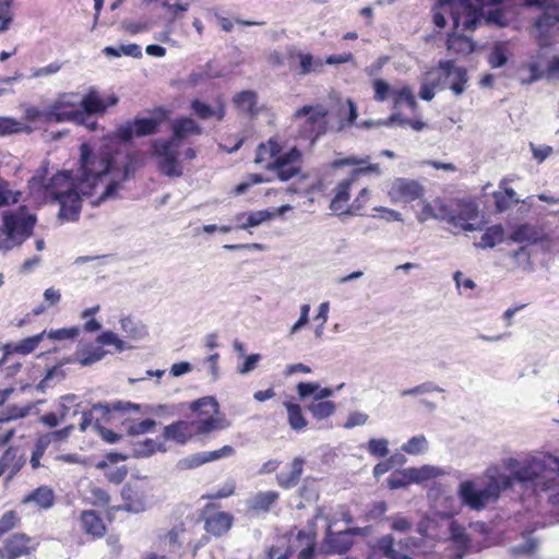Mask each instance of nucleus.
<instances>
[{
    "label": "nucleus",
    "instance_id": "f257e3e1",
    "mask_svg": "<svg viewBox=\"0 0 559 559\" xmlns=\"http://www.w3.org/2000/svg\"><path fill=\"white\" fill-rule=\"evenodd\" d=\"M502 466L510 475L489 468L483 479L465 480L460 484L459 497L472 510H483L498 500L502 490L514 481L535 489H550L555 484L554 471L559 467L557 456L548 453L525 454L520 457H504Z\"/></svg>",
    "mask_w": 559,
    "mask_h": 559
},
{
    "label": "nucleus",
    "instance_id": "f03ea898",
    "mask_svg": "<svg viewBox=\"0 0 559 559\" xmlns=\"http://www.w3.org/2000/svg\"><path fill=\"white\" fill-rule=\"evenodd\" d=\"M80 176L78 182L68 171H59L46 180L47 167L41 166L28 180L31 194L43 201H57L59 217L76 221L81 211V195H92L104 175L112 169V159L106 152L94 153L86 143L80 147Z\"/></svg>",
    "mask_w": 559,
    "mask_h": 559
},
{
    "label": "nucleus",
    "instance_id": "7ed1b4c3",
    "mask_svg": "<svg viewBox=\"0 0 559 559\" xmlns=\"http://www.w3.org/2000/svg\"><path fill=\"white\" fill-rule=\"evenodd\" d=\"M440 7H449L455 29L462 25V31H474L483 22L503 27L508 24L503 11L499 8L484 11L472 0H439Z\"/></svg>",
    "mask_w": 559,
    "mask_h": 559
},
{
    "label": "nucleus",
    "instance_id": "20e7f679",
    "mask_svg": "<svg viewBox=\"0 0 559 559\" xmlns=\"http://www.w3.org/2000/svg\"><path fill=\"white\" fill-rule=\"evenodd\" d=\"M36 217L25 207L3 213V226L0 227V250H10L27 239L34 228Z\"/></svg>",
    "mask_w": 559,
    "mask_h": 559
},
{
    "label": "nucleus",
    "instance_id": "39448f33",
    "mask_svg": "<svg viewBox=\"0 0 559 559\" xmlns=\"http://www.w3.org/2000/svg\"><path fill=\"white\" fill-rule=\"evenodd\" d=\"M316 534L294 528L288 534L280 537L269 551V559H287L297 552L298 559H311L314 551Z\"/></svg>",
    "mask_w": 559,
    "mask_h": 559
},
{
    "label": "nucleus",
    "instance_id": "423d86ee",
    "mask_svg": "<svg viewBox=\"0 0 559 559\" xmlns=\"http://www.w3.org/2000/svg\"><path fill=\"white\" fill-rule=\"evenodd\" d=\"M326 109L321 106H304L293 115V124L299 130L304 139H311L314 142L326 131Z\"/></svg>",
    "mask_w": 559,
    "mask_h": 559
},
{
    "label": "nucleus",
    "instance_id": "0eeeda50",
    "mask_svg": "<svg viewBox=\"0 0 559 559\" xmlns=\"http://www.w3.org/2000/svg\"><path fill=\"white\" fill-rule=\"evenodd\" d=\"M81 96L78 93H63L49 106L45 114L46 121L75 122L83 121L84 112H80Z\"/></svg>",
    "mask_w": 559,
    "mask_h": 559
},
{
    "label": "nucleus",
    "instance_id": "6e6552de",
    "mask_svg": "<svg viewBox=\"0 0 559 559\" xmlns=\"http://www.w3.org/2000/svg\"><path fill=\"white\" fill-rule=\"evenodd\" d=\"M179 144L170 140L152 143V155L157 158V169L167 177H181L183 171L178 160Z\"/></svg>",
    "mask_w": 559,
    "mask_h": 559
},
{
    "label": "nucleus",
    "instance_id": "1a4fd4ad",
    "mask_svg": "<svg viewBox=\"0 0 559 559\" xmlns=\"http://www.w3.org/2000/svg\"><path fill=\"white\" fill-rule=\"evenodd\" d=\"M300 163L301 153L294 147L285 154L280 153L273 162L265 164L264 167L274 171L280 180L287 181L299 174Z\"/></svg>",
    "mask_w": 559,
    "mask_h": 559
},
{
    "label": "nucleus",
    "instance_id": "9d476101",
    "mask_svg": "<svg viewBox=\"0 0 559 559\" xmlns=\"http://www.w3.org/2000/svg\"><path fill=\"white\" fill-rule=\"evenodd\" d=\"M314 520H323L325 522V537L323 547L326 552L344 554L352 547V539L348 538L345 531L334 533L332 531L333 523L330 515L325 513L324 508H319L314 515Z\"/></svg>",
    "mask_w": 559,
    "mask_h": 559
},
{
    "label": "nucleus",
    "instance_id": "9b49d317",
    "mask_svg": "<svg viewBox=\"0 0 559 559\" xmlns=\"http://www.w3.org/2000/svg\"><path fill=\"white\" fill-rule=\"evenodd\" d=\"M160 120L156 118H136L119 126L115 131V138L122 142H129L134 136L152 135L157 132Z\"/></svg>",
    "mask_w": 559,
    "mask_h": 559
},
{
    "label": "nucleus",
    "instance_id": "f8f14e48",
    "mask_svg": "<svg viewBox=\"0 0 559 559\" xmlns=\"http://www.w3.org/2000/svg\"><path fill=\"white\" fill-rule=\"evenodd\" d=\"M144 165V157L140 153H130L126 157V162L123 164V170L121 178L112 179L104 189L102 194L98 197L96 201H93V204L98 205L100 202L106 200L116 199L118 197V191L121 188V181H126L130 178V176L141 166Z\"/></svg>",
    "mask_w": 559,
    "mask_h": 559
},
{
    "label": "nucleus",
    "instance_id": "ddd939ff",
    "mask_svg": "<svg viewBox=\"0 0 559 559\" xmlns=\"http://www.w3.org/2000/svg\"><path fill=\"white\" fill-rule=\"evenodd\" d=\"M478 217V206L471 200H459L453 206L451 226L464 231L478 230L481 227L474 224Z\"/></svg>",
    "mask_w": 559,
    "mask_h": 559
},
{
    "label": "nucleus",
    "instance_id": "4468645a",
    "mask_svg": "<svg viewBox=\"0 0 559 559\" xmlns=\"http://www.w3.org/2000/svg\"><path fill=\"white\" fill-rule=\"evenodd\" d=\"M388 194L392 202H413L424 194V188L417 181L407 178H395L390 186Z\"/></svg>",
    "mask_w": 559,
    "mask_h": 559
},
{
    "label": "nucleus",
    "instance_id": "2eb2a0df",
    "mask_svg": "<svg viewBox=\"0 0 559 559\" xmlns=\"http://www.w3.org/2000/svg\"><path fill=\"white\" fill-rule=\"evenodd\" d=\"M439 69L444 73L445 79L450 81L449 88L454 95L460 96L466 90L468 82L467 71L463 67H456L452 60H441Z\"/></svg>",
    "mask_w": 559,
    "mask_h": 559
},
{
    "label": "nucleus",
    "instance_id": "dca6fc26",
    "mask_svg": "<svg viewBox=\"0 0 559 559\" xmlns=\"http://www.w3.org/2000/svg\"><path fill=\"white\" fill-rule=\"evenodd\" d=\"M106 109L107 105L105 100L96 90L91 88L85 96L81 97L80 112H84L85 115L83 116V121L80 124H85L88 129L94 130L96 128V122H87L91 115L104 114Z\"/></svg>",
    "mask_w": 559,
    "mask_h": 559
},
{
    "label": "nucleus",
    "instance_id": "f3484780",
    "mask_svg": "<svg viewBox=\"0 0 559 559\" xmlns=\"http://www.w3.org/2000/svg\"><path fill=\"white\" fill-rule=\"evenodd\" d=\"M442 536H445L447 540L451 542L455 549H456V556L459 558H462L464 555L467 554L469 545H471V538L468 534L466 533V530L463 525H461L455 520H448L447 522V532L441 533Z\"/></svg>",
    "mask_w": 559,
    "mask_h": 559
},
{
    "label": "nucleus",
    "instance_id": "a211bd4d",
    "mask_svg": "<svg viewBox=\"0 0 559 559\" xmlns=\"http://www.w3.org/2000/svg\"><path fill=\"white\" fill-rule=\"evenodd\" d=\"M25 464V459L19 448H8L0 457V477L8 474L7 479L11 480Z\"/></svg>",
    "mask_w": 559,
    "mask_h": 559
},
{
    "label": "nucleus",
    "instance_id": "6ab92c4d",
    "mask_svg": "<svg viewBox=\"0 0 559 559\" xmlns=\"http://www.w3.org/2000/svg\"><path fill=\"white\" fill-rule=\"evenodd\" d=\"M195 435L194 424L188 420H178L164 427L163 437L178 444H185Z\"/></svg>",
    "mask_w": 559,
    "mask_h": 559
},
{
    "label": "nucleus",
    "instance_id": "aec40b11",
    "mask_svg": "<svg viewBox=\"0 0 559 559\" xmlns=\"http://www.w3.org/2000/svg\"><path fill=\"white\" fill-rule=\"evenodd\" d=\"M122 499L124 501L123 509L132 513H141L146 510L147 501L143 490L124 486L121 491Z\"/></svg>",
    "mask_w": 559,
    "mask_h": 559
},
{
    "label": "nucleus",
    "instance_id": "412c9836",
    "mask_svg": "<svg viewBox=\"0 0 559 559\" xmlns=\"http://www.w3.org/2000/svg\"><path fill=\"white\" fill-rule=\"evenodd\" d=\"M280 495L277 491L269 490V491H259L255 495L251 496L246 504L248 509L255 514L267 513L272 506L277 502Z\"/></svg>",
    "mask_w": 559,
    "mask_h": 559
},
{
    "label": "nucleus",
    "instance_id": "4be33fe9",
    "mask_svg": "<svg viewBox=\"0 0 559 559\" xmlns=\"http://www.w3.org/2000/svg\"><path fill=\"white\" fill-rule=\"evenodd\" d=\"M355 178L342 180L335 188V195L331 201L330 210L338 215L349 214L350 210L346 207L349 200V188Z\"/></svg>",
    "mask_w": 559,
    "mask_h": 559
},
{
    "label": "nucleus",
    "instance_id": "5701e85b",
    "mask_svg": "<svg viewBox=\"0 0 559 559\" xmlns=\"http://www.w3.org/2000/svg\"><path fill=\"white\" fill-rule=\"evenodd\" d=\"M304 465L305 460L302 457H295L289 464V473L282 472L276 475L277 485L286 490L296 487L304 472Z\"/></svg>",
    "mask_w": 559,
    "mask_h": 559
},
{
    "label": "nucleus",
    "instance_id": "b1692460",
    "mask_svg": "<svg viewBox=\"0 0 559 559\" xmlns=\"http://www.w3.org/2000/svg\"><path fill=\"white\" fill-rule=\"evenodd\" d=\"M173 136L169 139L174 143H178L192 134H200L202 128L191 118L182 117L176 119L171 123Z\"/></svg>",
    "mask_w": 559,
    "mask_h": 559
},
{
    "label": "nucleus",
    "instance_id": "393cba45",
    "mask_svg": "<svg viewBox=\"0 0 559 559\" xmlns=\"http://www.w3.org/2000/svg\"><path fill=\"white\" fill-rule=\"evenodd\" d=\"M536 3L543 8L544 12L535 23V28L539 35H544L547 28L559 21V10L554 5L552 0H538Z\"/></svg>",
    "mask_w": 559,
    "mask_h": 559
},
{
    "label": "nucleus",
    "instance_id": "a878e982",
    "mask_svg": "<svg viewBox=\"0 0 559 559\" xmlns=\"http://www.w3.org/2000/svg\"><path fill=\"white\" fill-rule=\"evenodd\" d=\"M233 102L240 112L249 117H255L260 111L258 106V95L253 91H242L237 93L234 96Z\"/></svg>",
    "mask_w": 559,
    "mask_h": 559
},
{
    "label": "nucleus",
    "instance_id": "bb28decb",
    "mask_svg": "<svg viewBox=\"0 0 559 559\" xmlns=\"http://www.w3.org/2000/svg\"><path fill=\"white\" fill-rule=\"evenodd\" d=\"M233 524V516L227 512H216L205 520L204 528L214 536L225 534Z\"/></svg>",
    "mask_w": 559,
    "mask_h": 559
},
{
    "label": "nucleus",
    "instance_id": "cd10ccee",
    "mask_svg": "<svg viewBox=\"0 0 559 559\" xmlns=\"http://www.w3.org/2000/svg\"><path fill=\"white\" fill-rule=\"evenodd\" d=\"M511 239L515 242L537 243L547 239V235L534 225L524 224L512 233Z\"/></svg>",
    "mask_w": 559,
    "mask_h": 559
},
{
    "label": "nucleus",
    "instance_id": "c85d7f7f",
    "mask_svg": "<svg viewBox=\"0 0 559 559\" xmlns=\"http://www.w3.org/2000/svg\"><path fill=\"white\" fill-rule=\"evenodd\" d=\"M35 503L37 507L41 509H50L55 504V492L48 486H40L37 489L33 490L31 493L25 496L22 500V503Z\"/></svg>",
    "mask_w": 559,
    "mask_h": 559
},
{
    "label": "nucleus",
    "instance_id": "c756f323",
    "mask_svg": "<svg viewBox=\"0 0 559 559\" xmlns=\"http://www.w3.org/2000/svg\"><path fill=\"white\" fill-rule=\"evenodd\" d=\"M193 112L201 119H210L215 117L218 121L223 120L226 114L225 105L217 100L215 106H210L199 99H195L191 104Z\"/></svg>",
    "mask_w": 559,
    "mask_h": 559
},
{
    "label": "nucleus",
    "instance_id": "7c9ffc66",
    "mask_svg": "<svg viewBox=\"0 0 559 559\" xmlns=\"http://www.w3.org/2000/svg\"><path fill=\"white\" fill-rule=\"evenodd\" d=\"M275 216V213L267 210L255 211L249 214L241 213L236 216V221L238 223V227L240 229H248L250 227H255L261 225L262 223L272 219Z\"/></svg>",
    "mask_w": 559,
    "mask_h": 559
},
{
    "label": "nucleus",
    "instance_id": "2f4dec72",
    "mask_svg": "<svg viewBox=\"0 0 559 559\" xmlns=\"http://www.w3.org/2000/svg\"><path fill=\"white\" fill-rule=\"evenodd\" d=\"M297 392L301 400H306L308 396L313 395L314 401H322L334 394L332 389L321 388L317 382H300L297 385Z\"/></svg>",
    "mask_w": 559,
    "mask_h": 559
},
{
    "label": "nucleus",
    "instance_id": "473e14b6",
    "mask_svg": "<svg viewBox=\"0 0 559 559\" xmlns=\"http://www.w3.org/2000/svg\"><path fill=\"white\" fill-rule=\"evenodd\" d=\"M45 335H46V331H43L39 334L26 337L16 343H9V344H7V353L28 355L37 348V346L43 341Z\"/></svg>",
    "mask_w": 559,
    "mask_h": 559
},
{
    "label": "nucleus",
    "instance_id": "72a5a7b5",
    "mask_svg": "<svg viewBox=\"0 0 559 559\" xmlns=\"http://www.w3.org/2000/svg\"><path fill=\"white\" fill-rule=\"evenodd\" d=\"M435 514L442 520H452L451 516L457 512V502L455 497L441 493L433 504Z\"/></svg>",
    "mask_w": 559,
    "mask_h": 559
},
{
    "label": "nucleus",
    "instance_id": "f704fd0d",
    "mask_svg": "<svg viewBox=\"0 0 559 559\" xmlns=\"http://www.w3.org/2000/svg\"><path fill=\"white\" fill-rule=\"evenodd\" d=\"M31 538L24 534H14L5 543V550L10 559L28 554L31 550Z\"/></svg>",
    "mask_w": 559,
    "mask_h": 559
},
{
    "label": "nucleus",
    "instance_id": "c9c22d12",
    "mask_svg": "<svg viewBox=\"0 0 559 559\" xmlns=\"http://www.w3.org/2000/svg\"><path fill=\"white\" fill-rule=\"evenodd\" d=\"M82 528L94 537H102L105 534V525L103 520L96 514L95 511H84L81 514Z\"/></svg>",
    "mask_w": 559,
    "mask_h": 559
},
{
    "label": "nucleus",
    "instance_id": "e433bc0d",
    "mask_svg": "<svg viewBox=\"0 0 559 559\" xmlns=\"http://www.w3.org/2000/svg\"><path fill=\"white\" fill-rule=\"evenodd\" d=\"M194 424L195 435H207L213 431L225 429L229 426L224 417L209 416L205 419L192 420Z\"/></svg>",
    "mask_w": 559,
    "mask_h": 559
},
{
    "label": "nucleus",
    "instance_id": "4c0bfd02",
    "mask_svg": "<svg viewBox=\"0 0 559 559\" xmlns=\"http://www.w3.org/2000/svg\"><path fill=\"white\" fill-rule=\"evenodd\" d=\"M141 406L139 404L131 403L129 401H116L111 404L109 403H96L93 405V409H100L103 414V418L107 419V416L110 412H120V413H129V412H140Z\"/></svg>",
    "mask_w": 559,
    "mask_h": 559
},
{
    "label": "nucleus",
    "instance_id": "58836bf2",
    "mask_svg": "<svg viewBox=\"0 0 559 559\" xmlns=\"http://www.w3.org/2000/svg\"><path fill=\"white\" fill-rule=\"evenodd\" d=\"M408 474V479L411 484H423L427 480H430L432 478H436L440 476L442 473L439 468L430 466V465H424L421 467H408L406 468Z\"/></svg>",
    "mask_w": 559,
    "mask_h": 559
},
{
    "label": "nucleus",
    "instance_id": "ea45409f",
    "mask_svg": "<svg viewBox=\"0 0 559 559\" xmlns=\"http://www.w3.org/2000/svg\"><path fill=\"white\" fill-rule=\"evenodd\" d=\"M105 355H106V352L103 350L102 348H94V347L82 348L75 353L74 358L68 359V362L78 361L82 366H91V365L102 360Z\"/></svg>",
    "mask_w": 559,
    "mask_h": 559
},
{
    "label": "nucleus",
    "instance_id": "a19ab883",
    "mask_svg": "<svg viewBox=\"0 0 559 559\" xmlns=\"http://www.w3.org/2000/svg\"><path fill=\"white\" fill-rule=\"evenodd\" d=\"M504 239V230L501 225H493L488 227L480 237V240L476 243L481 249L492 248L496 245L502 242Z\"/></svg>",
    "mask_w": 559,
    "mask_h": 559
},
{
    "label": "nucleus",
    "instance_id": "79ce46f5",
    "mask_svg": "<svg viewBox=\"0 0 559 559\" xmlns=\"http://www.w3.org/2000/svg\"><path fill=\"white\" fill-rule=\"evenodd\" d=\"M282 148L280 144L273 140H270L266 144L262 143L257 150L254 158L255 164L271 163L281 153Z\"/></svg>",
    "mask_w": 559,
    "mask_h": 559
},
{
    "label": "nucleus",
    "instance_id": "37998d69",
    "mask_svg": "<svg viewBox=\"0 0 559 559\" xmlns=\"http://www.w3.org/2000/svg\"><path fill=\"white\" fill-rule=\"evenodd\" d=\"M284 406L287 411L288 424L294 430L304 429L308 421L302 414L300 405L293 402H284Z\"/></svg>",
    "mask_w": 559,
    "mask_h": 559
},
{
    "label": "nucleus",
    "instance_id": "c03bdc74",
    "mask_svg": "<svg viewBox=\"0 0 559 559\" xmlns=\"http://www.w3.org/2000/svg\"><path fill=\"white\" fill-rule=\"evenodd\" d=\"M447 47L449 51L467 55L474 50V43L464 35L453 34L449 36Z\"/></svg>",
    "mask_w": 559,
    "mask_h": 559
},
{
    "label": "nucleus",
    "instance_id": "a18cd8bd",
    "mask_svg": "<svg viewBox=\"0 0 559 559\" xmlns=\"http://www.w3.org/2000/svg\"><path fill=\"white\" fill-rule=\"evenodd\" d=\"M120 328L128 337L134 341L142 340L147 335L145 326L129 317L120 319Z\"/></svg>",
    "mask_w": 559,
    "mask_h": 559
},
{
    "label": "nucleus",
    "instance_id": "49530a36",
    "mask_svg": "<svg viewBox=\"0 0 559 559\" xmlns=\"http://www.w3.org/2000/svg\"><path fill=\"white\" fill-rule=\"evenodd\" d=\"M104 53L107 57H115V58H118V57H121L122 55H124V56H130V57L140 59L143 56L142 48L138 44L120 45L119 47L108 46V47L104 48Z\"/></svg>",
    "mask_w": 559,
    "mask_h": 559
},
{
    "label": "nucleus",
    "instance_id": "de8ad7c7",
    "mask_svg": "<svg viewBox=\"0 0 559 559\" xmlns=\"http://www.w3.org/2000/svg\"><path fill=\"white\" fill-rule=\"evenodd\" d=\"M336 405L331 401H318V403H311L308 405V411L312 414V416L322 420L329 418L335 413Z\"/></svg>",
    "mask_w": 559,
    "mask_h": 559
},
{
    "label": "nucleus",
    "instance_id": "09e8293b",
    "mask_svg": "<svg viewBox=\"0 0 559 559\" xmlns=\"http://www.w3.org/2000/svg\"><path fill=\"white\" fill-rule=\"evenodd\" d=\"M437 525L438 524H437L436 519L427 516L418 523L417 532L423 537H429V538H432V539L439 540V542L445 540L447 537L442 536V534L440 532L436 531Z\"/></svg>",
    "mask_w": 559,
    "mask_h": 559
},
{
    "label": "nucleus",
    "instance_id": "8fccbe9b",
    "mask_svg": "<svg viewBox=\"0 0 559 559\" xmlns=\"http://www.w3.org/2000/svg\"><path fill=\"white\" fill-rule=\"evenodd\" d=\"M96 342L99 344V345H103V346H106V345H112L115 346L116 350L121 353L126 349H131L132 346L129 345L127 342H124L123 340H121L115 332L112 331H105L103 333H100L97 338H96Z\"/></svg>",
    "mask_w": 559,
    "mask_h": 559
},
{
    "label": "nucleus",
    "instance_id": "3c124183",
    "mask_svg": "<svg viewBox=\"0 0 559 559\" xmlns=\"http://www.w3.org/2000/svg\"><path fill=\"white\" fill-rule=\"evenodd\" d=\"M392 98L394 109H396L402 103H405L412 109H415L417 106L415 96L409 86H403L399 90L392 91Z\"/></svg>",
    "mask_w": 559,
    "mask_h": 559
},
{
    "label": "nucleus",
    "instance_id": "603ef678",
    "mask_svg": "<svg viewBox=\"0 0 559 559\" xmlns=\"http://www.w3.org/2000/svg\"><path fill=\"white\" fill-rule=\"evenodd\" d=\"M299 62H300V74L307 75L310 73L320 72L323 67V61L321 59H316L310 53H299Z\"/></svg>",
    "mask_w": 559,
    "mask_h": 559
},
{
    "label": "nucleus",
    "instance_id": "864d4df0",
    "mask_svg": "<svg viewBox=\"0 0 559 559\" xmlns=\"http://www.w3.org/2000/svg\"><path fill=\"white\" fill-rule=\"evenodd\" d=\"M402 450L407 454L418 455L428 450V441L424 435H418L403 444Z\"/></svg>",
    "mask_w": 559,
    "mask_h": 559
},
{
    "label": "nucleus",
    "instance_id": "5fc2aeb1",
    "mask_svg": "<svg viewBox=\"0 0 559 559\" xmlns=\"http://www.w3.org/2000/svg\"><path fill=\"white\" fill-rule=\"evenodd\" d=\"M206 408H211L214 414H218V403L213 396L201 397L190 404V409L195 413L209 415L210 412Z\"/></svg>",
    "mask_w": 559,
    "mask_h": 559
},
{
    "label": "nucleus",
    "instance_id": "6e6d98bb",
    "mask_svg": "<svg viewBox=\"0 0 559 559\" xmlns=\"http://www.w3.org/2000/svg\"><path fill=\"white\" fill-rule=\"evenodd\" d=\"M444 390L431 381L424 382L414 388L401 391V396H418L430 392H443Z\"/></svg>",
    "mask_w": 559,
    "mask_h": 559
},
{
    "label": "nucleus",
    "instance_id": "4d7b16f0",
    "mask_svg": "<svg viewBox=\"0 0 559 559\" xmlns=\"http://www.w3.org/2000/svg\"><path fill=\"white\" fill-rule=\"evenodd\" d=\"M80 334V328L71 326V328H61L57 330L46 331V335L48 338L52 341H66L73 340Z\"/></svg>",
    "mask_w": 559,
    "mask_h": 559
},
{
    "label": "nucleus",
    "instance_id": "13d9d810",
    "mask_svg": "<svg viewBox=\"0 0 559 559\" xmlns=\"http://www.w3.org/2000/svg\"><path fill=\"white\" fill-rule=\"evenodd\" d=\"M372 87L374 91L373 98L376 102L382 103L384 102L389 96H392V86L382 79H374L372 81Z\"/></svg>",
    "mask_w": 559,
    "mask_h": 559
},
{
    "label": "nucleus",
    "instance_id": "bf43d9fd",
    "mask_svg": "<svg viewBox=\"0 0 559 559\" xmlns=\"http://www.w3.org/2000/svg\"><path fill=\"white\" fill-rule=\"evenodd\" d=\"M20 194V192L12 191L9 183L0 176V206L16 203Z\"/></svg>",
    "mask_w": 559,
    "mask_h": 559
},
{
    "label": "nucleus",
    "instance_id": "052dcab7",
    "mask_svg": "<svg viewBox=\"0 0 559 559\" xmlns=\"http://www.w3.org/2000/svg\"><path fill=\"white\" fill-rule=\"evenodd\" d=\"M508 61L507 51L503 45L497 44L493 46L488 62L492 68H501Z\"/></svg>",
    "mask_w": 559,
    "mask_h": 559
},
{
    "label": "nucleus",
    "instance_id": "680f3d73",
    "mask_svg": "<svg viewBox=\"0 0 559 559\" xmlns=\"http://www.w3.org/2000/svg\"><path fill=\"white\" fill-rule=\"evenodd\" d=\"M202 464H205L204 456L202 452L191 454L189 456H186L177 462V469L179 471H186L191 468H197L201 466Z\"/></svg>",
    "mask_w": 559,
    "mask_h": 559
},
{
    "label": "nucleus",
    "instance_id": "e2e57ef3",
    "mask_svg": "<svg viewBox=\"0 0 559 559\" xmlns=\"http://www.w3.org/2000/svg\"><path fill=\"white\" fill-rule=\"evenodd\" d=\"M24 130V124L10 117L0 116V135L17 133Z\"/></svg>",
    "mask_w": 559,
    "mask_h": 559
},
{
    "label": "nucleus",
    "instance_id": "0e129e2a",
    "mask_svg": "<svg viewBox=\"0 0 559 559\" xmlns=\"http://www.w3.org/2000/svg\"><path fill=\"white\" fill-rule=\"evenodd\" d=\"M329 310H330V302L324 301L319 305L318 313L314 317V320L320 321V324L314 330V335L318 338H321L323 335L324 324L328 321L329 318Z\"/></svg>",
    "mask_w": 559,
    "mask_h": 559
},
{
    "label": "nucleus",
    "instance_id": "69168bd1",
    "mask_svg": "<svg viewBox=\"0 0 559 559\" xmlns=\"http://www.w3.org/2000/svg\"><path fill=\"white\" fill-rule=\"evenodd\" d=\"M452 214L453 206L447 205L439 200H435L433 219L447 222L451 225Z\"/></svg>",
    "mask_w": 559,
    "mask_h": 559
},
{
    "label": "nucleus",
    "instance_id": "338daca9",
    "mask_svg": "<svg viewBox=\"0 0 559 559\" xmlns=\"http://www.w3.org/2000/svg\"><path fill=\"white\" fill-rule=\"evenodd\" d=\"M386 439H370L368 442V451L376 457H384L389 453Z\"/></svg>",
    "mask_w": 559,
    "mask_h": 559
},
{
    "label": "nucleus",
    "instance_id": "774afa93",
    "mask_svg": "<svg viewBox=\"0 0 559 559\" xmlns=\"http://www.w3.org/2000/svg\"><path fill=\"white\" fill-rule=\"evenodd\" d=\"M411 484L406 468L393 473L388 478V485L391 489L404 488Z\"/></svg>",
    "mask_w": 559,
    "mask_h": 559
}]
</instances>
